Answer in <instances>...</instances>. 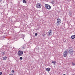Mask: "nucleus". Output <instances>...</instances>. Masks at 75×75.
Returning a JSON list of instances; mask_svg holds the SVG:
<instances>
[{
	"instance_id": "obj_1",
	"label": "nucleus",
	"mask_w": 75,
	"mask_h": 75,
	"mask_svg": "<svg viewBox=\"0 0 75 75\" xmlns=\"http://www.w3.org/2000/svg\"><path fill=\"white\" fill-rule=\"evenodd\" d=\"M68 52H69V54L72 55L73 54V48L71 47H69L68 49L66 50L63 54V55L64 57H66L68 54Z\"/></svg>"
},
{
	"instance_id": "obj_2",
	"label": "nucleus",
	"mask_w": 75,
	"mask_h": 75,
	"mask_svg": "<svg viewBox=\"0 0 75 75\" xmlns=\"http://www.w3.org/2000/svg\"><path fill=\"white\" fill-rule=\"evenodd\" d=\"M61 20L59 18H58L57 20L56 25L57 26H58V25H59L61 24Z\"/></svg>"
},
{
	"instance_id": "obj_3",
	"label": "nucleus",
	"mask_w": 75,
	"mask_h": 75,
	"mask_svg": "<svg viewBox=\"0 0 75 75\" xmlns=\"http://www.w3.org/2000/svg\"><path fill=\"white\" fill-rule=\"evenodd\" d=\"M41 3H38L36 4V6L38 8H41Z\"/></svg>"
},
{
	"instance_id": "obj_4",
	"label": "nucleus",
	"mask_w": 75,
	"mask_h": 75,
	"mask_svg": "<svg viewBox=\"0 0 75 75\" xmlns=\"http://www.w3.org/2000/svg\"><path fill=\"white\" fill-rule=\"evenodd\" d=\"M45 6L46 8L47 9V10H50V9L51 8V7L48 4H45Z\"/></svg>"
},
{
	"instance_id": "obj_5",
	"label": "nucleus",
	"mask_w": 75,
	"mask_h": 75,
	"mask_svg": "<svg viewBox=\"0 0 75 75\" xmlns=\"http://www.w3.org/2000/svg\"><path fill=\"white\" fill-rule=\"evenodd\" d=\"M18 56H22V55H23V51L19 50L18 52Z\"/></svg>"
},
{
	"instance_id": "obj_6",
	"label": "nucleus",
	"mask_w": 75,
	"mask_h": 75,
	"mask_svg": "<svg viewBox=\"0 0 75 75\" xmlns=\"http://www.w3.org/2000/svg\"><path fill=\"white\" fill-rule=\"evenodd\" d=\"M52 30H49L48 33V35H52Z\"/></svg>"
},
{
	"instance_id": "obj_7",
	"label": "nucleus",
	"mask_w": 75,
	"mask_h": 75,
	"mask_svg": "<svg viewBox=\"0 0 75 75\" xmlns=\"http://www.w3.org/2000/svg\"><path fill=\"white\" fill-rule=\"evenodd\" d=\"M72 13H71V11H70L69 12V16H72Z\"/></svg>"
},
{
	"instance_id": "obj_8",
	"label": "nucleus",
	"mask_w": 75,
	"mask_h": 75,
	"mask_svg": "<svg viewBox=\"0 0 75 75\" xmlns=\"http://www.w3.org/2000/svg\"><path fill=\"white\" fill-rule=\"evenodd\" d=\"M71 38H72V39H74V38H75V35H73L72 36H71Z\"/></svg>"
},
{
	"instance_id": "obj_9",
	"label": "nucleus",
	"mask_w": 75,
	"mask_h": 75,
	"mask_svg": "<svg viewBox=\"0 0 75 75\" xmlns=\"http://www.w3.org/2000/svg\"><path fill=\"white\" fill-rule=\"evenodd\" d=\"M46 71H47V72H49V71H50V69L49 68H47L46 69Z\"/></svg>"
},
{
	"instance_id": "obj_10",
	"label": "nucleus",
	"mask_w": 75,
	"mask_h": 75,
	"mask_svg": "<svg viewBox=\"0 0 75 75\" xmlns=\"http://www.w3.org/2000/svg\"><path fill=\"white\" fill-rule=\"evenodd\" d=\"M52 63L54 64V65H55V64H56V61H52Z\"/></svg>"
},
{
	"instance_id": "obj_11",
	"label": "nucleus",
	"mask_w": 75,
	"mask_h": 75,
	"mask_svg": "<svg viewBox=\"0 0 75 75\" xmlns=\"http://www.w3.org/2000/svg\"><path fill=\"white\" fill-rule=\"evenodd\" d=\"M6 59L7 57H4L3 58V59H4V60H6Z\"/></svg>"
},
{
	"instance_id": "obj_12",
	"label": "nucleus",
	"mask_w": 75,
	"mask_h": 75,
	"mask_svg": "<svg viewBox=\"0 0 75 75\" xmlns=\"http://www.w3.org/2000/svg\"><path fill=\"white\" fill-rule=\"evenodd\" d=\"M23 3H26V1L25 0H23Z\"/></svg>"
},
{
	"instance_id": "obj_13",
	"label": "nucleus",
	"mask_w": 75,
	"mask_h": 75,
	"mask_svg": "<svg viewBox=\"0 0 75 75\" xmlns=\"http://www.w3.org/2000/svg\"><path fill=\"white\" fill-rule=\"evenodd\" d=\"M52 4H54V1H52Z\"/></svg>"
},
{
	"instance_id": "obj_14",
	"label": "nucleus",
	"mask_w": 75,
	"mask_h": 75,
	"mask_svg": "<svg viewBox=\"0 0 75 75\" xmlns=\"http://www.w3.org/2000/svg\"><path fill=\"white\" fill-rule=\"evenodd\" d=\"M45 33H43V34H42V36H43V37H44V36H45Z\"/></svg>"
},
{
	"instance_id": "obj_15",
	"label": "nucleus",
	"mask_w": 75,
	"mask_h": 75,
	"mask_svg": "<svg viewBox=\"0 0 75 75\" xmlns=\"http://www.w3.org/2000/svg\"><path fill=\"white\" fill-rule=\"evenodd\" d=\"M20 59L21 60H22V59H23V57H21L20 58Z\"/></svg>"
},
{
	"instance_id": "obj_16",
	"label": "nucleus",
	"mask_w": 75,
	"mask_h": 75,
	"mask_svg": "<svg viewBox=\"0 0 75 75\" xmlns=\"http://www.w3.org/2000/svg\"><path fill=\"white\" fill-rule=\"evenodd\" d=\"M72 65H73V66H74V65H75V63H73V62H72Z\"/></svg>"
},
{
	"instance_id": "obj_17",
	"label": "nucleus",
	"mask_w": 75,
	"mask_h": 75,
	"mask_svg": "<svg viewBox=\"0 0 75 75\" xmlns=\"http://www.w3.org/2000/svg\"><path fill=\"white\" fill-rule=\"evenodd\" d=\"M2 55H4L5 54V53H4V52H2Z\"/></svg>"
},
{
	"instance_id": "obj_18",
	"label": "nucleus",
	"mask_w": 75,
	"mask_h": 75,
	"mask_svg": "<svg viewBox=\"0 0 75 75\" xmlns=\"http://www.w3.org/2000/svg\"><path fill=\"white\" fill-rule=\"evenodd\" d=\"M12 72H13V73H14V70H12Z\"/></svg>"
},
{
	"instance_id": "obj_19",
	"label": "nucleus",
	"mask_w": 75,
	"mask_h": 75,
	"mask_svg": "<svg viewBox=\"0 0 75 75\" xmlns=\"http://www.w3.org/2000/svg\"><path fill=\"white\" fill-rule=\"evenodd\" d=\"M37 35H38V34H37V33H36L35 34V36H37Z\"/></svg>"
},
{
	"instance_id": "obj_20",
	"label": "nucleus",
	"mask_w": 75,
	"mask_h": 75,
	"mask_svg": "<svg viewBox=\"0 0 75 75\" xmlns=\"http://www.w3.org/2000/svg\"><path fill=\"white\" fill-rule=\"evenodd\" d=\"M2 74V72H0V75H1Z\"/></svg>"
},
{
	"instance_id": "obj_21",
	"label": "nucleus",
	"mask_w": 75,
	"mask_h": 75,
	"mask_svg": "<svg viewBox=\"0 0 75 75\" xmlns=\"http://www.w3.org/2000/svg\"><path fill=\"white\" fill-rule=\"evenodd\" d=\"M69 1V0H67V1Z\"/></svg>"
},
{
	"instance_id": "obj_22",
	"label": "nucleus",
	"mask_w": 75,
	"mask_h": 75,
	"mask_svg": "<svg viewBox=\"0 0 75 75\" xmlns=\"http://www.w3.org/2000/svg\"><path fill=\"white\" fill-rule=\"evenodd\" d=\"M3 0H0V2H1Z\"/></svg>"
},
{
	"instance_id": "obj_23",
	"label": "nucleus",
	"mask_w": 75,
	"mask_h": 75,
	"mask_svg": "<svg viewBox=\"0 0 75 75\" xmlns=\"http://www.w3.org/2000/svg\"><path fill=\"white\" fill-rule=\"evenodd\" d=\"M63 75H66L65 74H63Z\"/></svg>"
},
{
	"instance_id": "obj_24",
	"label": "nucleus",
	"mask_w": 75,
	"mask_h": 75,
	"mask_svg": "<svg viewBox=\"0 0 75 75\" xmlns=\"http://www.w3.org/2000/svg\"><path fill=\"white\" fill-rule=\"evenodd\" d=\"M74 75V74H73V75Z\"/></svg>"
}]
</instances>
